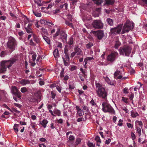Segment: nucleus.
Returning <instances> with one entry per match:
<instances>
[{
    "mask_svg": "<svg viewBox=\"0 0 147 147\" xmlns=\"http://www.w3.org/2000/svg\"><path fill=\"white\" fill-rule=\"evenodd\" d=\"M17 59L14 58H11L9 60H3L1 62L0 65V73H3L6 71V66L9 68L16 62Z\"/></svg>",
    "mask_w": 147,
    "mask_h": 147,
    "instance_id": "f257e3e1",
    "label": "nucleus"
},
{
    "mask_svg": "<svg viewBox=\"0 0 147 147\" xmlns=\"http://www.w3.org/2000/svg\"><path fill=\"white\" fill-rule=\"evenodd\" d=\"M7 45L8 48L12 51L15 50L17 46V42L14 38L10 37L9 38Z\"/></svg>",
    "mask_w": 147,
    "mask_h": 147,
    "instance_id": "f03ea898",
    "label": "nucleus"
},
{
    "mask_svg": "<svg viewBox=\"0 0 147 147\" xmlns=\"http://www.w3.org/2000/svg\"><path fill=\"white\" fill-rule=\"evenodd\" d=\"M102 110L105 112H109L112 114L115 113V111L111 105L105 102H103L102 104Z\"/></svg>",
    "mask_w": 147,
    "mask_h": 147,
    "instance_id": "7ed1b4c3",
    "label": "nucleus"
},
{
    "mask_svg": "<svg viewBox=\"0 0 147 147\" xmlns=\"http://www.w3.org/2000/svg\"><path fill=\"white\" fill-rule=\"evenodd\" d=\"M134 27V24L129 22L125 24L121 32L122 34L128 32L130 30L132 29Z\"/></svg>",
    "mask_w": 147,
    "mask_h": 147,
    "instance_id": "20e7f679",
    "label": "nucleus"
},
{
    "mask_svg": "<svg viewBox=\"0 0 147 147\" xmlns=\"http://www.w3.org/2000/svg\"><path fill=\"white\" fill-rule=\"evenodd\" d=\"M131 48L128 46L120 48L119 50L120 55L129 56L131 51Z\"/></svg>",
    "mask_w": 147,
    "mask_h": 147,
    "instance_id": "39448f33",
    "label": "nucleus"
},
{
    "mask_svg": "<svg viewBox=\"0 0 147 147\" xmlns=\"http://www.w3.org/2000/svg\"><path fill=\"white\" fill-rule=\"evenodd\" d=\"M97 96L102 99L106 100L107 99L108 93L105 88H102L101 89H98L96 90Z\"/></svg>",
    "mask_w": 147,
    "mask_h": 147,
    "instance_id": "423d86ee",
    "label": "nucleus"
},
{
    "mask_svg": "<svg viewBox=\"0 0 147 147\" xmlns=\"http://www.w3.org/2000/svg\"><path fill=\"white\" fill-rule=\"evenodd\" d=\"M92 24L93 27L96 29H102L103 27V24L100 20H94Z\"/></svg>",
    "mask_w": 147,
    "mask_h": 147,
    "instance_id": "0eeeda50",
    "label": "nucleus"
},
{
    "mask_svg": "<svg viewBox=\"0 0 147 147\" xmlns=\"http://www.w3.org/2000/svg\"><path fill=\"white\" fill-rule=\"evenodd\" d=\"M118 54L117 52H114L111 53V54L108 56L107 60L111 63L113 62L117 57Z\"/></svg>",
    "mask_w": 147,
    "mask_h": 147,
    "instance_id": "6e6552de",
    "label": "nucleus"
},
{
    "mask_svg": "<svg viewBox=\"0 0 147 147\" xmlns=\"http://www.w3.org/2000/svg\"><path fill=\"white\" fill-rule=\"evenodd\" d=\"M122 25H119L117 27L111 28V32L112 34H119L121 30Z\"/></svg>",
    "mask_w": 147,
    "mask_h": 147,
    "instance_id": "1a4fd4ad",
    "label": "nucleus"
},
{
    "mask_svg": "<svg viewBox=\"0 0 147 147\" xmlns=\"http://www.w3.org/2000/svg\"><path fill=\"white\" fill-rule=\"evenodd\" d=\"M11 91V93L20 99L21 98V93L19 91L16 86H12Z\"/></svg>",
    "mask_w": 147,
    "mask_h": 147,
    "instance_id": "9d476101",
    "label": "nucleus"
},
{
    "mask_svg": "<svg viewBox=\"0 0 147 147\" xmlns=\"http://www.w3.org/2000/svg\"><path fill=\"white\" fill-rule=\"evenodd\" d=\"M92 33L99 40L102 39L104 36L103 31L99 30L97 31H92Z\"/></svg>",
    "mask_w": 147,
    "mask_h": 147,
    "instance_id": "9b49d317",
    "label": "nucleus"
},
{
    "mask_svg": "<svg viewBox=\"0 0 147 147\" xmlns=\"http://www.w3.org/2000/svg\"><path fill=\"white\" fill-rule=\"evenodd\" d=\"M60 38L64 42H67V35L63 31H61L60 35Z\"/></svg>",
    "mask_w": 147,
    "mask_h": 147,
    "instance_id": "f8f14e48",
    "label": "nucleus"
},
{
    "mask_svg": "<svg viewBox=\"0 0 147 147\" xmlns=\"http://www.w3.org/2000/svg\"><path fill=\"white\" fill-rule=\"evenodd\" d=\"M68 47V45H66L65 46V50H64V53L65 54V57L64 58V59L66 60L67 61H69V55H68L67 52L69 50V48H67Z\"/></svg>",
    "mask_w": 147,
    "mask_h": 147,
    "instance_id": "ddd939ff",
    "label": "nucleus"
},
{
    "mask_svg": "<svg viewBox=\"0 0 147 147\" xmlns=\"http://www.w3.org/2000/svg\"><path fill=\"white\" fill-rule=\"evenodd\" d=\"M0 96L1 100L2 98L5 99L8 97V95L6 92L4 90H2L0 91Z\"/></svg>",
    "mask_w": 147,
    "mask_h": 147,
    "instance_id": "4468645a",
    "label": "nucleus"
},
{
    "mask_svg": "<svg viewBox=\"0 0 147 147\" xmlns=\"http://www.w3.org/2000/svg\"><path fill=\"white\" fill-rule=\"evenodd\" d=\"M74 50L75 53L77 55L82 54V51L81 49L78 46H75V47Z\"/></svg>",
    "mask_w": 147,
    "mask_h": 147,
    "instance_id": "2eb2a0df",
    "label": "nucleus"
},
{
    "mask_svg": "<svg viewBox=\"0 0 147 147\" xmlns=\"http://www.w3.org/2000/svg\"><path fill=\"white\" fill-rule=\"evenodd\" d=\"M20 83L22 85L25 86L26 84H28L30 83V82L28 80L24 79H22L19 81Z\"/></svg>",
    "mask_w": 147,
    "mask_h": 147,
    "instance_id": "dca6fc26",
    "label": "nucleus"
},
{
    "mask_svg": "<svg viewBox=\"0 0 147 147\" xmlns=\"http://www.w3.org/2000/svg\"><path fill=\"white\" fill-rule=\"evenodd\" d=\"M32 25V24L29 23L27 27L25 26V28L28 33H30L32 32V29L31 28Z\"/></svg>",
    "mask_w": 147,
    "mask_h": 147,
    "instance_id": "f3484780",
    "label": "nucleus"
},
{
    "mask_svg": "<svg viewBox=\"0 0 147 147\" xmlns=\"http://www.w3.org/2000/svg\"><path fill=\"white\" fill-rule=\"evenodd\" d=\"M115 0H105L104 4L108 5H112L114 3Z\"/></svg>",
    "mask_w": 147,
    "mask_h": 147,
    "instance_id": "a211bd4d",
    "label": "nucleus"
},
{
    "mask_svg": "<svg viewBox=\"0 0 147 147\" xmlns=\"http://www.w3.org/2000/svg\"><path fill=\"white\" fill-rule=\"evenodd\" d=\"M48 121L46 119H44L42 121L40 122V123L45 128L47 126V124L48 123Z\"/></svg>",
    "mask_w": 147,
    "mask_h": 147,
    "instance_id": "6ab92c4d",
    "label": "nucleus"
},
{
    "mask_svg": "<svg viewBox=\"0 0 147 147\" xmlns=\"http://www.w3.org/2000/svg\"><path fill=\"white\" fill-rule=\"evenodd\" d=\"M93 59V57H87L86 58H85L84 60V62L85 63L84 66V67L85 68H86L87 67L86 65L87 63V61L88 60H91Z\"/></svg>",
    "mask_w": 147,
    "mask_h": 147,
    "instance_id": "aec40b11",
    "label": "nucleus"
},
{
    "mask_svg": "<svg viewBox=\"0 0 147 147\" xmlns=\"http://www.w3.org/2000/svg\"><path fill=\"white\" fill-rule=\"evenodd\" d=\"M131 116L133 118L136 117L137 116L139 115L138 113L134 111H131Z\"/></svg>",
    "mask_w": 147,
    "mask_h": 147,
    "instance_id": "412c9836",
    "label": "nucleus"
},
{
    "mask_svg": "<svg viewBox=\"0 0 147 147\" xmlns=\"http://www.w3.org/2000/svg\"><path fill=\"white\" fill-rule=\"evenodd\" d=\"M53 55L55 58H57L59 57V55L58 49H56L53 52Z\"/></svg>",
    "mask_w": 147,
    "mask_h": 147,
    "instance_id": "4be33fe9",
    "label": "nucleus"
},
{
    "mask_svg": "<svg viewBox=\"0 0 147 147\" xmlns=\"http://www.w3.org/2000/svg\"><path fill=\"white\" fill-rule=\"evenodd\" d=\"M73 43V38L72 37H71L70 38L69 41L67 42V44L68 45H69V49L70 48L71 45H72Z\"/></svg>",
    "mask_w": 147,
    "mask_h": 147,
    "instance_id": "5701e85b",
    "label": "nucleus"
},
{
    "mask_svg": "<svg viewBox=\"0 0 147 147\" xmlns=\"http://www.w3.org/2000/svg\"><path fill=\"white\" fill-rule=\"evenodd\" d=\"M107 23L110 26H113V20L109 18H108L107 20Z\"/></svg>",
    "mask_w": 147,
    "mask_h": 147,
    "instance_id": "b1692460",
    "label": "nucleus"
},
{
    "mask_svg": "<svg viewBox=\"0 0 147 147\" xmlns=\"http://www.w3.org/2000/svg\"><path fill=\"white\" fill-rule=\"evenodd\" d=\"M60 29L59 28H57L56 33L53 36V37L55 38L57 36H58V35H59V34L60 35L61 31H60Z\"/></svg>",
    "mask_w": 147,
    "mask_h": 147,
    "instance_id": "393cba45",
    "label": "nucleus"
},
{
    "mask_svg": "<svg viewBox=\"0 0 147 147\" xmlns=\"http://www.w3.org/2000/svg\"><path fill=\"white\" fill-rule=\"evenodd\" d=\"M96 86L97 88L96 90H98V89H101L102 88H104L102 86V85L99 83H96Z\"/></svg>",
    "mask_w": 147,
    "mask_h": 147,
    "instance_id": "a878e982",
    "label": "nucleus"
},
{
    "mask_svg": "<svg viewBox=\"0 0 147 147\" xmlns=\"http://www.w3.org/2000/svg\"><path fill=\"white\" fill-rule=\"evenodd\" d=\"M94 3L97 5H100L103 2V0H93Z\"/></svg>",
    "mask_w": 147,
    "mask_h": 147,
    "instance_id": "bb28decb",
    "label": "nucleus"
},
{
    "mask_svg": "<svg viewBox=\"0 0 147 147\" xmlns=\"http://www.w3.org/2000/svg\"><path fill=\"white\" fill-rule=\"evenodd\" d=\"M43 37L44 40L47 42V43L49 45L50 43V41L49 38L47 36H43Z\"/></svg>",
    "mask_w": 147,
    "mask_h": 147,
    "instance_id": "cd10ccee",
    "label": "nucleus"
},
{
    "mask_svg": "<svg viewBox=\"0 0 147 147\" xmlns=\"http://www.w3.org/2000/svg\"><path fill=\"white\" fill-rule=\"evenodd\" d=\"M34 40L37 43L39 42V38L35 35H33Z\"/></svg>",
    "mask_w": 147,
    "mask_h": 147,
    "instance_id": "c85d7f7f",
    "label": "nucleus"
},
{
    "mask_svg": "<svg viewBox=\"0 0 147 147\" xmlns=\"http://www.w3.org/2000/svg\"><path fill=\"white\" fill-rule=\"evenodd\" d=\"M19 125L17 124H15L14 125L13 129L16 132H17L18 131V127H19Z\"/></svg>",
    "mask_w": 147,
    "mask_h": 147,
    "instance_id": "c756f323",
    "label": "nucleus"
},
{
    "mask_svg": "<svg viewBox=\"0 0 147 147\" xmlns=\"http://www.w3.org/2000/svg\"><path fill=\"white\" fill-rule=\"evenodd\" d=\"M95 140H96L97 143H101V140L100 139V137L98 136H96L95 138Z\"/></svg>",
    "mask_w": 147,
    "mask_h": 147,
    "instance_id": "7c9ffc66",
    "label": "nucleus"
},
{
    "mask_svg": "<svg viewBox=\"0 0 147 147\" xmlns=\"http://www.w3.org/2000/svg\"><path fill=\"white\" fill-rule=\"evenodd\" d=\"M77 113L80 116H82L84 114L83 111L81 109L79 110V111H77Z\"/></svg>",
    "mask_w": 147,
    "mask_h": 147,
    "instance_id": "2f4dec72",
    "label": "nucleus"
},
{
    "mask_svg": "<svg viewBox=\"0 0 147 147\" xmlns=\"http://www.w3.org/2000/svg\"><path fill=\"white\" fill-rule=\"evenodd\" d=\"M54 113L58 116H60L61 115V112L59 110H56L54 111Z\"/></svg>",
    "mask_w": 147,
    "mask_h": 147,
    "instance_id": "473e14b6",
    "label": "nucleus"
},
{
    "mask_svg": "<svg viewBox=\"0 0 147 147\" xmlns=\"http://www.w3.org/2000/svg\"><path fill=\"white\" fill-rule=\"evenodd\" d=\"M33 13L36 17H40L41 16V15L40 13H38L36 11H34L33 10L32 11Z\"/></svg>",
    "mask_w": 147,
    "mask_h": 147,
    "instance_id": "72a5a7b5",
    "label": "nucleus"
},
{
    "mask_svg": "<svg viewBox=\"0 0 147 147\" xmlns=\"http://www.w3.org/2000/svg\"><path fill=\"white\" fill-rule=\"evenodd\" d=\"M34 2L39 6H40L42 5V4L41 3V0H34Z\"/></svg>",
    "mask_w": 147,
    "mask_h": 147,
    "instance_id": "f704fd0d",
    "label": "nucleus"
},
{
    "mask_svg": "<svg viewBox=\"0 0 147 147\" xmlns=\"http://www.w3.org/2000/svg\"><path fill=\"white\" fill-rule=\"evenodd\" d=\"M92 46H93V44L92 42H89L86 45V47L87 49L90 48Z\"/></svg>",
    "mask_w": 147,
    "mask_h": 147,
    "instance_id": "c9c22d12",
    "label": "nucleus"
},
{
    "mask_svg": "<svg viewBox=\"0 0 147 147\" xmlns=\"http://www.w3.org/2000/svg\"><path fill=\"white\" fill-rule=\"evenodd\" d=\"M20 91L22 93H25L28 91V90L26 87H23L21 88Z\"/></svg>",
    "mask_w": 147,
    "mask_h": 147,
    "instance_id": "e433bc0d",
    "label": "nucleus"
},
{
    "mask_svg": "<svg viewBox=\"0 0 147 147\" xmlns=\"http://www.w3.org/2000/svg\"><path fill=\"white\" fill-rule=\"evenodd\" d=\"M65 24L68 26H69L72 28H73V26L72 25V24L71 23L69 22L68 21H66L65 22Z\"/></svg>",
    "mask_w": 147,
    "mask_h": 147,
    "instance_id": "4c0bfd02",
    "label": "nucleus"
},
{
    "mask_svg": "<svg viewBox=\"0 0 147 147\" xmlns=\"http://www.w3.org/2000/svg\"><path fill=\"white\" fill-rule=\"evenodd\" d=\"M62 59H63V62L64 64V65L65 66H68L69 65V63L68 62L69 61H66L65 59H64V57H62Z\"/></svg>",
    "mask_w": 147,
    "mask_h": 147,
    "instance_id": "58836bf2",
    "label": "nucleus"
},
{
    "mask_svg": "<svg viewBox=\"0 0 147 147\" xmlns=\"http://www.w3.org/2000/svg\"><path fill=\"white\" fill-rule=\"evenodd\" d=\"M51 94L52 98L53 99L55 98L56 95V94L55 92L53 91H52L51 92Z\"/></svg>",
    "mask_w": 147,
    "mask_h": 147,
    "instance_id": "ea45409f",
    "label": "nucleus"
},
{
    "mask_svg": "<svg viewBox=\"0 0 147 147\" xmlns=\"http://www.w3.org/2000/svg\"><path fill=\"white\" fill-rule=\"evenodd\" d=\"M121 74V73L120 71L117 70L114 73V78H115L116 76L118 75Z\"/></svg>",
    "mask_w": 147,
    "mask_h": 147,
    "instance_id": "a19ab883",
    "label": "nucleus"
},
{
    "mask_svg": "<svg viewBox=\"0 0 147 147\" xmlns=\"http://www.w3.org/2000/svg\"><path fill=\"white\" fill-rule=\"evenodd\" d=\"M120 45V42L119 41H117L115 44V49H117Z\"/></svg>",
    "mask_w": 147,
    "mask_h": 147,
    "instance_id": "79ce46f5",
    "label": "nucleus"
},
{
    "mask_svg": "<svg viewBox=\"0 0 147 147\" xmlns=\"http://www.w3.org/2000/svg\"><path fill=\"white\" fill-rule=\"evenodd\" d=\"M40 22L41 24H47V22L46 20L44 19H42L40 20Z\"/></svg>",
    "mask_w": 147,
    "mask_h": 147,
    "instance_id": "37998d69",
    "label": "nucleus"
},
{
    "mask_svg": "<svg viewBox=\"0 0 147 147\" xmlns=\"http://www.w3.org/2000/svg\"><path fill=\"white\" fill-rule=\"evenodd\" d=\"M81 139L80 138H77L76 142V145H78L81 142Z\"/></svg>",
    "mask_w": 147,
    "mask_h": 147,
    "instance_id": "c03bdc74",
    "label": "nucleus"
},
{
    "mask_svg": "<svg viewBox=\"0 0 147 147\" xmlns=\"http://www.w3.org/2000/svg\"><path fill=\"white\" fill-rule=\"evenodd\" d=\"M90 103L92 106H95L96 105V103L95 102L94 100L93 99L91 100V101L90 102Z\"/></svg>",
    "mask_w": 147,
    "mask_h": 147,
    "instance_id": "a18cd8bd",
    "label": "nucleus"
},
{
    "mask_svg": "<svg viewBox=\"0 0 147 147\" xmlns=\"http://www.w3.org/2000/svg\"><path fill=\"white\" fill-rule=\"evenodd\" d=\"M69 88L70 89H74V86L72 83H70L69 84Z\"/></svg>",
    "mask_w": 147,
    "mask_h": 147,
    "instance_id": "49530a36",
    "label": "nucleus"
},
{
    "mask_svg": "<svg viewBox=\"0 0 147 147\" xmlns=\"http://www.w3.org/2000/svg\"><path fill=\"white\" fill-rule=\"evenodd\" d=\"M137 131L139 134V136H140L141 135V129L140 127H137Z\"/></svg>",
    "mask_w": 147,
    "mask_h": 147,
    "instance_id": "de8ad7c7",
    "label": "nucleus"
},
{
    "mask_svg": "<svg viewBox=\"0 0 147 147\" xmlns=\"http://www.w3.org/2000/svg\"><path fill=\"white\" fill-rule=\"evenodd\" d=\"M6 55V53L5 51H2L1 53L0 56L1 57H4Z\"/></svg>",
    "mask_w": 147,
    "mask_h": 147,
    "instance_id": "09e8293b",
    "label": "nucleus"
},
{
    "mask_svg": "<svg viewBox=\"0 0 147 147\" xmlns=\"http://www.w3.org/2000/svg\"><path fill=\"white\" fill-rule=\"evenodd\" d=\"M123 120L120 119L119 121V123H118L117 125L120 126H122L123 125Z\"/></svg>",
    "mask_w": 147,
    "mask_h": 147,
    "instance_id": "8fccbe9b",
    "label": "nucleus"
},
{
    "mask_svg": "<svg viewBox=\"0 0 147 147\" xmlns=\"http://www.w3.org/2000/svg\"><path fill=\"white\" fill-rule=\"evenodd\" d=\"M30 100L31 102H36L37 101V99L33 97L31 98Z\"/></svg>",
    "mask_w": 147,
    "mask_h": 147,
    "instance_id": "3c124183",
    "label": "nucleus"
},
{
    "mask_svg": "<svg viewBox=\"0 0 147 147\" xmlns=\"http://www.w3.org/2000/svg\"><path fill=\"white\" fill-rule=\"evenodd\" d=\"M131 136L132 139L133 140H134L136 139V136L135 134L132 132L131 134Z\"/></svg>",
    "mask_w": 147,
    "mask_h": 147,
    "instance_id": "603ef678",
    "label": "nucleus"
},
{
    "mask_svg": "<svg viewBox=\"0 0 147 147\" xmlns=\"http://www.w3.org/2000/svg\"><path fill=\"white\" fill-rule=\"evenodd\" d=\"M36 54L35 53L34 54L32 55V60L33 61H34L36 59Z\"/></svg>",
    "mask_w": 147,
    "mask_h": 147,
    "instance_id": "864d4df0",
    "label": "nucleus"
},
{
    "mask_svg": "<svg viewBox=\"0 0 147 147\" xmlns=\"http://www.w3.org/2000/svg\"><path fill=\"white\" fill-rule=\"evenodd\" d=\"M88 145L89 147H95V145L92 142H89Z\"/></svg>",
    "mask_w": 147,
    "mask_h": 147,
    "instance_id": "5fc2aeb1",
    "label": "nucleus"
},
{
    "mask_svg": "<svg viewBox=\"0 0 147 147\" xmlns=\"http://www.w3.org/2000/svg\"><path fill=\"white\" fill-rule=\"evenodd\" d=\"M64 71V69L63 68H62V70L60 74V76L61 78L63 77L64 76V75H63Z\"/></svg>",
    "mask_w": 147,
    "mask_h": 147,
    "instance_id": "6e6d98bb",
    "label": "nucleus"
},
{
    "mask_svg": "<svg viewBox=\"0 0 147 147\" xmlns=\"http://www.w3.org/2000/svg\"><path fill=\"white\" fill-rule=\"evenodd\" d=\"M84 120V118L83 117L78 118L77 120L78 122H80Z\"/></svg>",
    "mask_w": 147,
    "mask_h": 147,
    "instance_id": "4d7b16f0",
    "label": "nucleus"
},
{
    "mask_svg": "<svg viewBox=\"0 0 147 147\" xmlns=\"http://www.w3.org/2000/svg\"><path fill=\"white\" fill-rule=\"evenodd\" d=\"M74 137L72 135H70L69 138V139L70 141H73L74 140Z\"/></svg>",
    "mask_w": 147,
    "mask_h": 147,
    "instance_id": "13d9d810",
    "label": "nucleus"
},
{
    "mask_svg": "<svg viewBox=\"0 0 147 147\" xmlns=\"http://www.w3.org/2000/svg\"><path fill=\"white\" fill-rule=\"evenodd\" d=\"M111 141V139L110 138L108 139L107 140H106L105 142V144H109Z\"/></svg>",
    "mask_w": 147,
    "mask_h": 147,
    "instance_id": "bf43d9fd",
    "label": "nucleus"
},
{
    "mask_svg": "<svg viewBox=\"0 0 147 147\" xmlns=\"http://www.w3.org/2000/svg\"><path fill=\"white\" fill-rule=\"evenodd\" d=\"M6 19V17L4 16H0V20H5Z\"/></svg>",
    "mask_w": 147,
    "mask_h": 147,
    "instance_id": "052dcab7",
    "label": "nucleus"
},
{
    "mask_svg": "<svg viewBox=\"0 0 147 147\" xmlns=\"http://www.w3.org/2000/svg\"><path fill=\"white\" fill-rule=\"evenodd\" d=\"M137 122L138 123V124L139 125H140V126H142V125L143 123H142V122L141 121H136V123H137Z\"/></svg>",
    "mask_w": 147,
    "mask_h": 147,
    "instance_id": "680f3d73",
    "label": "nucleus"
},
{
    "mask_svg": "<svg viewBox=\"0 0 147 147\" xmlns=\"http://www.w3.org/2000/svg\"><path fill=\"white\" fill-rule=\"evenodd\" d=\"M76 69V67L74 65H72L71 67V68L70 69V70L71 71H73L74 70H75Z\"/></svg>",
    "mask_w": 147,
    "mask_h": 147,
    "instance_id": "e2e57ef3",
    "label": "nucleus"
},
{
    "mask_svg": "<svg viewBox=\"0 0 147 147\" xmlns=\"http://www.w3.org/2000/svg\"><path fill=\"white\" fill-rule=\"evenodd\" d=\"M46 22H47V24H51L52 25H53L54 24L52 23L51 21H50L49 20H46Z\"/></svg>",
    "mask_w": 147,
    "mask_h": 147,
    "instance_id": "0e129e2a",
    "label": "nucleus"
},
{
    "mask_svg": "<svg viewBox=\"0 0 147 147\" xmlns=\"http://www.w3.org/2000/svg\"><path fill=\"white\" fill-rule=\"evenodd\" d=\"M72 16L71 15H69L68 16V19L70 21H71L72 20Z\"/></svg>",
    "mask_w": 147,
    "mask_h": 147,
    "instance_id": "69168bd1",
    "label": "nucleus"
},
{
    "mask_svg": "<svg viewBox=\"0 0 147 147\" xmlns=\"http://www.w3.org/2000/svg\"><path fill=\"white\" fill-rule=\"evenodd\" d=\"M122 100L126 103H127L128 102L127 99L124 97L122 98Z\"/></svg>",
    "mask_w": 147,
    "mask_h": 147,
    "instance_id": "338daca9",
    "label": "nucleus"
},
{
    "mask_svg": "<svg viewBox=\"0 0 147 147\" xmlns=\"http://www.w3.org/2000/svg\"><path fill=\"white\" fill-rule=\"evenodd\" d=\"M127 88L126 87V88H124L123 90V92L124 93H125V94L127 93L128 92L127 91Z\"/></svg>",
    "mask_w": 147,
    "mask_h": 147,
    "instance_id": "774afa93",
    "label": "nucleus"
}]
</instances>
